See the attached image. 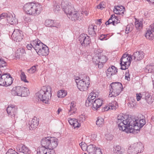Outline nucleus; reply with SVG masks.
Masks as SVG:
<instances>
[{"label":"nucleus","instance_id":"nucleus-45","mask_svg":"<svg viewBox=\"0 0 154 154\" xmlns=\"http://www.w3.org/2000/svg\"><path fill=\"white\" fill-rule=\"evenodd\" d=\"M109 34H102L101 35L99 38L101 40H106L109 38Z\"/></svg>","mask_w":154,"mask_h":154},{"label":"nucleus","instance_id":"nucleus-28","mask_svg":"<svg viewBox=\"0 0 154 154\" xmlns=\"http://www.w3.org/2000/svg\"><path fill=\"white\" fill-rule=\"evenodd\" d=\"M75 105L74 102L71 103L70 105L68 106L67 109L69 111L68 114L70 115L73 113H75L77 109L75 108Z\"/></svg>","mask_w":154,"mask_h":154},{"label":"nucleus","instance_id":"nucleus-54","mask_svg":"<svg viewBox=\"0 0 154 154\" xmlns=\"http://www.w3.org/2000/svg\"><path fill=\"white\" fill-rule=\"evenodd\" d=\"M113 136L111 134H108L106 136V139L107 140H110L112 139Z\"/></svg>","mask_w":154,"mask_h":154},{"label":"nucleus","instance_id":"nucleus-50","mask_svg":"<svg viewBox=\"0 0 154 154\" xmlns=\"http://www.w3.org/2000/svg\"><path fill=\"white\" fill-rule=\"evenodd\" d=\"M6 154H18V153L12 149H9L6 152Z\"/></svg>","mask_w":154,"mask_h":154},{"label":"nucleus","instance_id":"nucleus-63","mask_svg":"<svg viewBox=\"0 0 154 154\" xmlns=\"http://www.w3.org/2000/svg\"><path fill=\"white\" fill-rule=\"evenodd\" d=\"M129 54H124L122 56V58H127L128 56V55Z\"/></svg>","mask_w":154,"mask_h":154},{"label":"nucleus","instance_id":"nucleus-36","mask_svg":"<svg viewBox=\"0 0 154 154\" xmlns=\"http://www.w3.org/2000/svg\"><path fill=\"white\" fill-rule=\"evenodd\" d=\"M116 17L115 14H112L109 20L105 23V24L106 26L110 24H112L113 25L115 26V19L114 17Z\"/></svg>","mask_w":154,"mask_h":154},{"label":"nucleus","instance_id":"nucleus-39","mask_svg":"<svg viewBox=\"0 0 154 154\" xmlns=\"http://www.w3.org/2000/svg\"><path fill=\"white\" fill-rule=\"evenodd\" d=\"M104 122L103 119L100 117H98L96 121L97 125L99 127L102 126L104 124Z\"/></svg>","mask_w":154,"mask_h":154},{"label":"nucleus","instance_id":"nucleus-44","mask_svg":"<svg viewBox=\"0 0 154 154\" xmlns=\"http://www.w3.org/2000/svg\"><path fill=\"white\" fill-rule=\"evenodd\" d=\"M60 6L56 3L53 5V9L55 13H57L58 11L60 10Z\"/></svg>","mask_w":154,"mask_h":154},{"label":"nucleus","instance_id":"nucleus-31","mask_svg":"<svg viewBox=\"0 0 154 154\" xmlns=\"http://www.w3.org/2000/svg\"><path fill=\"white\" fill-rule=\"evenodd\" d=\"M6 77L5 79V86L6 87L8 86L11 85L13 82V79L12 77H11L10 75L9 74L6 73Z\"/></svg>","mask_w":154,"mask_h":154},{"label":"nucleus","instance_id":"nucleus-47","mask_svg":"<svg viewBox=\"0 0 154 154\" xmlns=\"http://www.w3.org/2000/svg\"><path fill=\"white\" fill-rule=\"evenodd\" d=\"M6 66V62L4 60L0 57V67H3Z\"/></svg>","mask_w":154,"mask_h":154},{"label":"nucleus","instance_id":"nucleus-38","mask_svg":"<svg viewBox=\"0 0 154 154\" xmlns=\"http://www.w3.org/2000/svg\"><path fill=\"white\" fill-rule=\"evenodd\" d=\"M16 53L17 56L20 57L25 54L26 52L25 50L23 48H20L17 50Z\"/></svg>","mask_w":154,"mask_h":154},{"label":"nucleus","instance_id":"nucleus-15","mask_svg":"<svg viewBox=\"0 0 154 154\" xmlns=\"http://www.w3.org/2000/svg\"><path fill=\"white\" fill-rule=\"evenodd\" d=\"M32 5L30 15L36 16L39 14L42 10V6L38 3H32Z\"/></svg>","mask_w":154,"mask_h":154},{"label":"nucleus","instance_id":"nucleus-13","mask_svg":"<svg viewBox=\"0 0 154 154\" xmlns=\"http://www.w3.org/2000/svg\"><path fill=\"white\" fill-rule=\"evenodd\" d=\"M79 41L82 46L86 47L91 43V39L89 36L84 34H81L78 38Z\"/></svg>","mask_w":154,"mask_h":154},{"label":"nucleus","instance_id":"nucleus-56","mask_svg":"<svg viewBox=\"0 0 154 154\" xmlns=\"http://www.w3.org/2000/svg\"><path fill=\"white\" fill-rule=\"evenodd\" d=\"M115 20V26H116V24L120 23V20L118 19V17L116 16V17H114Z\"/></svg>","mask_w":154,"mask_h":154},{"label":"nucleus","instance_id":"nucleus-8","mask_svg":"<svg viewBox=\"0 0 154 154\" xmlns=\"http://www.w3.org/2000/svg\"><path fill=\"white\" fill-rule=\"evenodd\" d=\"M143 146L141 142L133 144L128 148V152L129 154H137L143 150Z\"/></svg>","mask_w":154,"mask_h":154},{"label":"nucleus","instance_id":"nucleus-53","mask_svg":"<svg viewBox=\"0 0 154 154\" xmlns=\"http://www.w3.org/2000/svg\"><path fill=\"white\" fill-rule=\"evenodd\" d=\"M33 41L31 42L30 44H28L26 46L27 48L29 50L31 49L32 48H33V46L32 45Z\"/></svg>","mask_w":154,"mask_h":154},{"label":"nucleus","instance_id":"nucleus-30","mask_svg":"<svg viewBox=\"0 0 154 154\" xmlns=\"http://www.w3.org/2000/svg\"><path fill=\"white\" fill-rule=\"evenodd\" d=\"M21 87L16 86L13 88L11 91V93L14 96L17 95L20 96Z\"/></svg>","mask_w":154,"mask_h":154},{"label":"nucleus","instance_id":"nucleus-11","mask_svg":"<svg viewBox=\"0 0 154 154\" xmlns=\"http://www.w3.org/2000/svg\"><path fill=\"white\" fill-rule=\"evenodd\" d=\"M93 61L95 62L96 65H98V67L101 68L103 67V64L107 61V59L105 56L100 54V56L95 57L92 59Z\"/></svg>","mask_w":154,"mask_h":154},{"label":"nucleus","instance_id":"nucleus-61","mask_svg":"<svg viewBox=\"0 0 154 154\" xmlns=\"http://www.w3.org/2000/svg\"><path fill=\"white\" fill-rule=\"evenodd\" d=\"M24 20L28 22H29L31 20L30 17H24Z\"/></svg>","mask_w":154,"mask_h":154},{"label":"nucleus","instance_id":"nucleus-19","mask_svg":"<svg viewBox=\"0 0 154 154\" xmlns=\"http://www.w3.org/2000/svg\"><path fill=\"white\" fill-rule=\"evenodd\" d=\"M16 148L18 151L25 154H29L31 152V151L29 148L23 144L18 145Z\"/></svg>","mask_w":154,"mask_h":154},{"label":"nucleus","instance_id":"nucleus-55","mask_svg":"<svg viewBox=\"0 0 154 154\" xmlns=\"http://www.w3.org/2000/svg\"><path fill=\"white\" fill-rule=\"evenodd\" d=\"M75 119H72L69 118L68 119V122L70 125H72L75 122Z\"/></svg>","mask_w":154,"mask_h":154},{"label":"nucleus","instance_id":"nucleus-10","mask_svg":"<svg viewBox=\"0 0 154 154\" xmlns=\"http://www.w3.org/2000/svg\"><path fill=\"white\" fill-rule=\"evenodd\" d=\"M6 111L8 116L14 120L17 118V108L13 105H9L7 108Z\"/></svg>","mask_w":154,"mask_h":154},{"label":"nucleus","instance_id":"nucleus-27","mask_svg":"<svg viewBox=\"0 0 154 154\" xmlns=\"http://www.w3.org/2000/svg\"><path fill=\"white\" fill-rule=\"evenodd\" d=\"M32 6V3H27L23 6V10L26 13L30 15V13H31Z\"/></svg>","mask_w":154,"mask_h":154},{"label":"nucleus","instance_id":"nucleus-22","mask_svg":"<svg viewBox=\"0 0 154 154\" xmlns=\"http://www.w3.org/2000/svg\"><path fill=\"white\" fill-rule=\"evenodd\" d=\"M152 32H154V23L150 25L149 28L146 34V38L150 40H152L153 38V35Z\"/></svg>","mask_w":154,"mask_h":154},{"label":"nucleus","instance_id":"nucleus-51","mask_svg":"<svg viewBox=\"0 0 154 154\" xmlns=\"http://www.w3.org/2000/svg\"><path fill=\"white\" fill-rule=\"evenodd\" d=\"M85 116L82 115L79 116V121L80 122H82L85 120Z\"/></svg>","mask_w":154,"mask_h":154},{"label":"nucleus","instance_id":"nucleus-43","mask_svg":"<svg viewBox=\"0 0 154 154\" xmlns=\"http://www.w3.org/2000/svg\"><path fill=\"white\" fill-rule=\"evenodd\" d=\"M135 25L136 28L138 29L142 28L143 26L142 22L139 20L135 22Z\"/></svg>","mask_w":154,"mask_h":154},{"label":"nucleus","instance_id":"nucleus-26","mask_svg":"<svg viewBox=\"0 0 154 154\" xmlns=\"http://www.w3.org/2000/svg\"><path fill=\"white\" fill-rule=\"evenodd\" d=\"M8 22L11 24H15L17 20L13 15L11 14H7L6 16Z\"/></svg>","mask_w":154,"mask_h":154},{"label":"nucleus","instance_id":"nucleus-33","mask_svg":"<svg viewBox=\"0 0 154 154\" xmlns=\"http://www.w3.org/2000/svg\"><path fill=\"white\" fill-rule=\"evenodd\" d=\"M39 124V121L37 119L36 117H34L32 120L30 125V127L33 129L35 128H37Z\"/></svg>","mask_w":154,"mask_h":154},{"label":"nucleus","instance_id":"nucleus-48","mask_svg":"<svg viewBox=\"0 0 154 154\" xmlns=\"http://www.w3.org/2000/svg\"><path fill=\"white\" fill-rule=\"evenodd\" d=\"M36 71V66H33L28 70V72L30 73H33Z\"/></svg>","mask_w":154,"mask_h":154},{"label":"nucleus","instance_id":"nucleus-60","mask_svg":"<svg viewBox=\"0 0 154 154\" xmlns=\"http://www.w3.org/2000/svg\"><path fill=\"white\" fill-rule=\"evenodd\" d=\"M108 109L111 110V107L110 106V105L109 106H105L104 107V111H107Z\"/></svg>","mask_w":154,"mask_h":154},{"label":"nucleus","instance_id":"nucleus-58","mask_svg":"<svg viewBox=\"0 0 154 154\" xmlns=\"http://www.w3.org/2000/svg\"><path fill=\"white\" fill-rule=\"evenodd\" d=\"M7 15V14L6 13H2L0 15V16L1 17L0 18V20L5 17H6Z\"/></svg>","mask_w":154,"mask_h":154},{"label":"nucleus","instance_id":"nucleus-57","mask_svg":"<svg viewBox=\"0 0 154 154\" xmlns=\"http://www.w3.org/2000/svg\"><path fill=\"white\" fill-rule=\"evenodd\" d=\"M141 94H137V101H138L140 100L141 98L142 97H143L144 96V94H143L142 95V96H141Z\"/></svg>","mask_w":154,"mask_h":154},{"label":"nucleus","instance_id":"nucleus-6","mask_svg":"<svg viewBox=\"0 0 154 154\" xmlns=\"http://www.w3.org/2000/svg\"><path fill=\"white\" fill-rule=\"evenodd\" d=\"M122 87V85L120 82H116L112 83L109 86V97H115L119 95L123 89Z\"/></svg>","mask_w":154,"mask_h":154},{"label":"nucleus","instance_id":"nucleus-49","mask_svg":"<svg viewBox=\"0 0 154 154\" xmlns=\"http://www.w3.org/2000/svg\"><path fill=\"white\" fill-rule=\"evenodd\" d=\"M74 127V128H79L81 126V124L79 122H78V121L76 119H75V122L74 124L72 125Z\"/></svg>","mask_w":154,"mask_h":154},{"label":"nucleus","instance_id":"nucleus-9","mask_svg":"<svg viewBox=\"0 0 154 154\" xmlns=\"http://www.w3.org/2000/svg\"><path fill=\"white\" fill-rule=\"evenodd\" d=\"M132 120L134 122L132 124H130V128H132V132L134 130H139L146 123L145 120L144 119H140V120L136 119H135L132 118Z\"/></svg>","mask_w":154,"mask_h":154},{"label":"nucleus","instance_id":"nucleus-32","mask_svg":"<svg viewBox=\"0 0 154 154\" xmlns=\"http://www.w3.org/2000/svg\"><path fill=\"white\" fill-rule=\"evenodd\" d=\"M29 89L25 87H21L20 96L26 97L29 94Z\"/></svg>","mask_w":154,"mask_h":154},{"label":"nucleus","instance_id":"nucleus-3","mask_svg":"<svg viewBox=\"0 0 154 154\" xmlns=\"http://www.w3.org/2000/svg\"><path fill=\"white\" fill-rule=\"evenodd\" d=\"M51 89L50 86H43L41 90L36 94V96L43 103L48 104L49 100L51 99L52 96L51 93Z\"/></svg>","mask_w":154,"mask_h":154},{"label":"nucleus","instance_id":"nucleus-41","mask_svg":"<svg viewBox=\"0 0 154 154\" xmlns=\"http://www.w3.org/2000/svg\"><path fill=\"white\" fill-rule=\"evenodd\" d=\"M110 104L111 110H115L118 107L117 103L116 101L112 102L111 104L110 103Z\"/></svg>","mask_w":154,"mask_h":154},{"label":"nucleus","instance_id":"nucleus-64","mask_svg":"<svg viewBox=\"0 0 154 154\" xmlns=\"http://www.w3.org/2000/svg\"><path fill=\"white\" fill-rule=\"evenodd\" d=\"M148 2H149L151 3L152 4H153L154 2V0H147Z\"/></svg>","mask_w":154,"mask_h":154},{"label":"nucleus","instance_id":"nucleus-37","mask_svg":"<svg viewBox=\"0 0 154 154\" xmlns=\"http://www.w3.org/2000/svg\"><path fill=\"white\" fill-rule=\"evenodd\" d=\"M6 73L2 75L0 77V85L1 86H5L6 84L5 79L6 77Z\"/></svg>","mask_w":154,"mask_h":154},{"label":"nucleus","instance_id":"nucleus-42","mask_svg":"<svg viewBox=\"0 0 154 154\" xmlns=\"http://www.w3.org/2000/svg\"><path fill=\"white\" fill-rule=\"evenodd\" d=\"M21 74L20 75L21 79L22 81H24L25 82H28L26 79V76L23 72L21 70L20 71Z\"/></svg>","mask_w":154,"mask_h":154},{"label":"nucleus","instance_id":"nucleus-20","mask_svg":"<svg viewBox=\"0 0 154 154\" xmlns=\"http://www.w3.org/2000/svg\"><path fill=\"white\" fill-rule=\"evenodd\" d=\"M144 56V53L142 51H137L133 54L132 57L133 58V60L135 61L140 60H142Z\"/></svg>","mask_w":154,"mask_h":154},{"label":"nucleus","instance_id":"nucleus-23","mask_svg":"<svg viewBox=\"0 0 154 154\" xmlns=\"http://www.w3.org/2000/svg\"><path fill=\"white\" fill-rule=\"evenodd\" d=\"M44 46L42 48H41L37 53L39 55L46 56L48 55L49 54V49L46 45Z\"/></svg>","mask_w":154,"mask_h":154},{"label":"nucleus","instance_id":"nucleus-34","mask_svg":"<svg viewBox=\"0 0 154 154\" xmlns=\"http://www.w3.org/2000/svg\"><path fill=\"white\" fill-rule=\"evenodd\" d=\"M144 96L143 97L148 103H151L153 102L152 96L148 92H145Z\"/></svg>","mask_w":154,"mask_h":154},{"label":"nucleus","instance_id":"nucleus-16","mask_svg":"<svg viewBox=\"0 0 154 154\" xmlns=\"http://www.w3.org/2000/svg\"><path fill=\"white\" fill-rule=\"evenodd\" d=\"M87 151L88 154H102L100 148L96 147L95 145L93 144L88 146Z\"/></svg>","mask_w":154,"mask_h":154},{"label":"nucleus","instance_id":"nucleus-2","mask_svg":"<svg viewBox=\"0 0 154 154\" xmlns=\"http://www.w3.org/2000/svg\"><path fill=\"white\" fill-rule=\"evenodd\" d=\"M97 96H98L95 93L91 92L86 101L85 106L88 107L92 105V109L93 110H97L102 106L103 100L100 98L96 99Z\"/></svg>","mask_w":154,"mask_h":154},{"label":"nucleus","instance_id":"nucleus-62","mask_svg":"<svg viewBox=\"0 0 154 154\" xmlns=\"http://www.w3.org/2000/svg\"><path fill=\"white\" fill-rule=\"evenodd\" d=\"M50 150V149H49ZM51 150L50 151V152H48L49 154H55V153L54 152V150L52 149H51Z\"/></svg>","mask_w":154,"mask_h":154},{"label":"nucleus","instance_id":"nucleus-5","mask_svg":"<svg viewBox=\"0 0 154 154\" xmlns=\"http://www.w3.org/2000/svg\"><path fill=\"white\" fill-rule=\"evenodd\" d=\"M58 140L55 137H48L43 138L41 141L42 146H45L48 149L55 148L58 144Z\"/></svg>","mask_w":154,"mask_h":154},{"label":"nucleus","instance_id":"nucleus-24","mask_svg":"<svg viewBox=\"0 0 154 154\" xmlns=\"http://www.w3.org/2000/svg\"><path fill=\"white\" fill-rule=\"evenodd\" d=\"M125 151V149L119 145L115 146L113 147V152L115 154H122L124 153Z\"/></svg>","mask_w":154,"mask_h":154},{"label":"nucleus","instance_id":"nucleus-59","mask_svg":"<svg viewBox=\"0 0 154 154\" xmlns=\"http://www.w3.org/2000/svg\"><path fill=\"white\" fill-rule=\"evenodd\" d=\"M131 30L132 28L130 29L129 26L128 25H127L126 28V32H127L126 33H128L129 32L131 31Z\"/></svg>","mask_w":154,"mask_h":154},{"label":"nucleus","instance_id":"nucleus-7","mask_svg":"<svg viewBox=\"0 0 154 154\" xmlns=\"http://www.w3.org/2000/svg\"><path fill=\"white\" fill-rule=\"evenodd\" d=\"M79 77H77L75 79L78 89L81 91H85L88 88L89 85V78L85 75L82 79Z\"/></svg>","mask_w":154,"mask_h":154},{"label":"nucleus","instance_id":"nucleus-18","mask_svg":"<svg viewBox=\"0 0 154 154\" xmlns=\"http://www.w3.org/2000/svg\"><path fill=\"white\" fill-rule=\"evenodd\" d=\"M33 46V48L37 53L39 50L44 47L45 45L40 40L38 39H36L33 41L32 44Z\"/></svg>","mask_w":154,"mask_h":154},{"label":"nucleus","instance_id":"nucleus-12","mask_svg":"<svg viewBox=\"0 0 154 154\" xmlns=\"http://www.w3.org/2000/svg\"><path fill=\"white\" fill-rule=\"evenodd\" d=\"M131 60H133V58L131 55H129L127 58H121L120 61L121 69L125 70L127 69L130 65Z\"/></svg>","mask_w":154,"mask_h":154},{"label":"nucleus","instance_id":"nucleus-46","mask_svg":"<svg viewBox=\"0 0 154 154\" xmlns=\"http://www.w3.org/2000/svg\"><path fill=\"white\" fill-rule=\"evenodd\" d=\"M79 145L80 146L82 149L83 151H87V147L88 146L84 142H82L79 144Z\"/></svg>","mask_w":154,"mask_h":154},{"label":"nucleus","instance_id":"nucleus-40","mask_svg":"<svg viewBox=\"0 0 154 154\" xmlns=\"http://www.w3.org/2000/svg\"><path fill=\"white\" fill-rule=\"evenodd\" d=\"M67 93L64 90H59L57 93V96L59 98H63L66 96Z\"/></svg>","mask_w":154,"mask_h":154},{"label":"nucleus","instance_id":"nucleus-4","mask_svg":"<svg viewBox=\"0 0 154 154\" xmlns=\"http://www.w3.org/2000/svg\"><path fill=\"white\" fill-rule=\"evenodd\" d=\"M64 11L68 17L72 21H75L81 20L82 17V14L75 10L72 6L67 5L64 8Z\"/></svg>","mask_w":154,"mask_h":154},{"label":"nucleus","instance_id":"nucleus-29","mask_svg":"<svg viewBox=\"0 0 154 154\" xmlns=\"http://www.w3.org/2000/svg\"><path fill=\"white\" fill-rule=\"evenodd\" d=\"M97 29V26L96 25H91L88 28V32L89 35L92 36H94L96 33L95 31Z\"/></svg>","mask_w":154,"mask_h":154},{"label":"nucleus","instance_id":"nucleus-21","mask_svg":"<svg viewBox=\"0 0 154 154\" xmlns=\"http://www.w3.org/2000/svg\"><path fill=\"white\" fill-rule=\"evenodd\" d=\"M117 69L114 66H112L106 71V76L111 78L112 76L117 72Z\"/></svg>","mask_w":154,"mask_h":154},{"label":"nucleus","instance_id":"nucleus-14","mask_svg":"<svg viewBox=\"0 0 154 154\" xmlns=\"http://www.w3.org/2000/svg\"><path fill=\"white\" fill-rule=\"evenodd\" d=\"M22 32L17 29H15L11 35L13 39L16 42H20L23 38Z\"/></svg>","mask_w":154,"mask_h":154},{"label":"nucleus","instance_id":"nucleus-1","mask_svg":"<svg viewBox=\"0 0 154 154\" xmlns=\"http://www.w3.org/2000/svg\"><path fill=\"white\" fill-rule=\"evenodd\" d=\"M122 114H120L117 116V123L120 130L125 131L127 133L132 132V129L130 128V124L134 122L132 120V118L128 117L125 120Z\"/></svg>","mask_w":154,"mask_h":154},{"label":"nucleus","instance_id":"nucleus-17","mask_svg":"<svg viewBox=\"0 0 154 154\" xmlns=\"http://www.w3.org/2000/svg\"><path fill=\"white\" fill-rule=\"evenodd\" d=\"M45 24L46 26L53 27L54 29H58L60 27L59 23L54 22V20L49 19H47L45 21Z\"/></svg>","mask_w":154,"mask_h":154},{"label":"nucleus","instance_id":"nucleus-35","mask_svg":"<svg viewBox=\"0 0 154 154\" xmlns=\"http://www.w3.org/2000/svg\"><path fill=\"white\" fill-rule=\"evenodd\" d=\"M145 71L148 73L154 72V65H149L146 66L145 67Z\"/></svg>","mask_w":154,"mask_h":154},{"label":"nucleus","instance_id":"nucleus-25","mask_svg":"<svg viewBox=\"0 0 154 154\" xmlns=\"http://www.w3.org/2000/svg\"><path fill=\"white\" fill-rule=\"evenodd\" d=\"M124 8L123 6H115L113 11L116 14L121 15L124 14Z\"/></svg>","mask_w":154,"mask_h":154},{"label":"nucleus","instance_id":"nucleus-52","mask_svg":"<svg viewBox=\"0 0 154 154\" xmlns=\"http://www.w3.org/2000/svg\"><path fill=\"white\" fill-rule=\"evenodd\" d=\"M105 7V5L103 4V3H101L98 5L97 6V8L98 9H103V8Z\"/></svg>","mask_w":154,"mask_h":154}]
</instances>
